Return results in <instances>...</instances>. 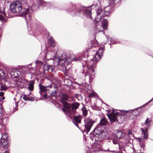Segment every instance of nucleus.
Returning a JSON list of instances; mask_svg holds the SVG:
<instances>
[{"instance_id":"nucleus-1","label":"nucleus","mask_w":153,"mask_h":153,"mask_svg":"<svg viewBox=\"0 0 153 153\" xmlns=\"http://www.w3.org/2000/svg\"><path fill=\"white\" fill-rule=\"evenodd\" d=\"M103 48L99 49L97 52L96 53V54L93 59H92L88 62L84 66V68H88L87 73L86 74V76H89L90 81L92 79L90 74L94 71V65L98 60L101 58V55L103 53Z\"/></svg>"},{"instance_id":"nucleus-2","label":"nucleus","mask_w":153,"mask_h":153,"mask_svg":"<svg viewBox=\"0 0 153 153\" xmlns=\"http://www.w3.org/2000/svg\"><path fill=\"white\" fill-rule=\"evenodd\" d=\"M66 57L65 55L63 54L62 57L56 58L55 60L57 62L58 65L62 66L64 65L65 70L67 71L69 68V67H68L67 65L71 61H76L79 60V59L76 58L74 55H71L70 58H67Z\"/></svg>"},{"instance_id":"nucleus-3","label":"nucleus","mask_w":153,"mask_h":153,"mask_svg":"<svg viewBox=\"0 0 153 153\" xmlns=\"http://www.w3.org/2000/svg\"><path fill=\"white\" fill-rule=\"evenodd\" d=\"M10 10L11 13H19L22 12V2L16 1L11 3L10 5Z\"/></svg>"},{"instance_id":"nucleus-4","label":"nucleus","mask_w":153,"mask_h":153,"mask_svg":"<svg viewBox=\"0 0 153 153\" xmlns=\"http://www.w3.org/2000/svg\"><path fill=\"white\" fill-rule=\"evenodd\" d=\"M39 88L40 93L41 95L43 96L44 98L46 97L47 93L51 94L55 91L53 90L54 87L52 85L48 86H44L40 84Z\"/></svg>"},{"instance_id":"nucleus-5","label":"nucleus","mask_w":153,"mask_h":153,"mask_svg":"<svg viewBox=\"0 0 153 153\" xmlns=\"http://www.w3.org/2000/svg\"><path fill=\"white\" fill-rule=\"evenodd\" d=\"M68 96L66 94H63L62 96L61 102L63 104V111L64 112H68L71 113L69 109L70 108V106L65 101L67 100L68 98Z\"/></svg>"},{"instance_id":"nucleus-6","label":"nucleus","mask_w":153,"mask_h":153,"mask_svg":"<svg viewBox=\"0 0 153 153\" xmlns=\"http://www.w3.org/2000/svg\"><path fill=\"white\" fill-rule=\"evenodd\" d=\"M97 17L95 18V20L97 22H99L100 21V19H103L105 16H108L109 15V13L108 12L106 11V10H104V12H102L100 9H99L97 12Z\"/></svg>"},{"instance_id":"nucleus-7","label":"nucleus","mask_w":153,"mask_h":153,"mask_svg":"<svg viewBox=\"0 0 153 153\" xmlns=\"http://www.w3.org/2000/svg\"><path fill=\"white\" fill-rule=\"evenodd\" d=\"M84 126L85 130L87 132L90 131L93 124L96 122V120H93L89 118H87L85 120Z\"/></svg>"},{"instance_id":"nucleus-8","label":"nucleus","mask_w":153,"mask_h":153,"mask_svg":"<svg viewBox=\"0 0 153 153\" xmlns=\"http://www.w3.org/2000/svg\"><path fill=\"white\" fill-rule=\"evenodd\" d=\"M79 105V104L77 102H74L71 105V108L70 107V108L69 110L71 111V113H68V112H64L66 114H67L71 118L72 117L74 116V113H75V109H76L78 108V107Z\"/></svg>"},{"instance_id":"nucleus-9","label":"nucleus","mask_w":153,"mask_h":153,"mask_svg":"<svg viewBox=\"0 0 153 153\" xmlns=\"http://www.w3.org/2000/svg\"><path fill=\"white\" fill-rule=\"evenodd\" d=\"M108 116L110 121L112 122L116 121L119 117L118 112H113L108 114Z\"/></svg>"},{"instance_id":"nucleus-10","label":"nucleus","mask_w":153,"mask_h":153,"mask_svg":"<svg viewBox=\"0 0 153 153\" xmlns=\"http://www.w3.org/2000/svg\"><path fill=\"white\" fill-rule=\"evenodd\" d=\"M82 118V115H79L77 116H75L74 117L73 122L75 124V125L79 128L78 123H80L81 122V120Z\"/></svg>"},{"instance_id":"nucleus-11","label":"nucleus","mask_w":153,"mask_h":153,"mask_svg":"<svg viewBox=\"0 0 153 153\" xmlns=\"http://www.w3.org/2000/svg\"><path fill=\"white\" fill-rule=\"evenodd\" d=\"M0 143L1 147L5 149H7L9 145V143L8 142L6 139L1 138L0 140Z\"/></svg>"},{"instance_id":"nucleus-12","label":"nucleus","mask_w":153,"mask_h":153,"mask_svg":"<svg viewBox=\"0 0 153 153\" xmlns=\"http://www.w3.org/2000/svg\"><path fill=\"white\" fill-rule=\"evenodd\" d=\"M19 71L16 70H13L10 72V74L13 78H17L20 74Z\"/></svg>"},{"instance_id":"nucleus-13","label":"nucleus","mask_w":153,"mask_h":153,"mask_svg":"<svg viewBox=\"0 0 153 153\" xmlns=\"http://www.w3.org/2000/svg\"><path fill=\"white\" fill-rule=\"evenodd\" d=\"M100 22H102V28L103 30H106L107 29V27L108 25L107 20L105 19H101L100 21Z\"/></svg>"},{"instance_id":"nucleus-14","label":"nucleus","mask_w":153,"mask_h":153,"mask_svg":"<svg viewBox=\"0 0 153 153\" xmlns=\"http://www.w3.org/2000/svg\"><path fill=\"white\" fill-rule=\"evenodd\" d=\"M44 70L45 71H48L49 72H52L53 68L52 66L49 65H45L44 67Z\"/></svg>"},{"instance_id":"nucleus-15","label":"nucleus","mask_w":153,"mask_h":153,"mask_svg":"<svg viewBox=\"0 0 153 153\" xmlns=\"http://www.w3.org/2000/svg\"><path fill=\"white\" fill-rule=\"evenodd\" d=\"M108 124V122L105 118H102L100 121V124L101 126H104Z\"/></svg>"},{"instance_id":"nucleus-16","label":"nucleus","mask_w":153,"mask_h":153,"mask_svg":"<svg viewBox=\"0 0 153 153\" xmlns=\"http://www.w3.org/2000/svg\"><path fill=\"white\" fill-rule=\"evenodd\" d=\"M116 135L117 138H120L123 137L125 136V134L121 131H119L117 132Z\"/></svg>"},{"instance_id":"nucleus-17","label":"nucleus","mask_w":153,"mask_h":153,"mask_svg":"<svg viewBox=\"0 0 153 153\" xmlns=\"http://www.w3.org/2000/svg\"><path fill=\"white\" fill-rule=\"evenodd\" d=\"M34 84V81L33 80L31 81L29 83L28 88L30 91H32L33 90V89Z\"/></svg>"},{"instance_id":"nucleus-18","label":"nucleus","mask_w":153,"mask_h":153,"mask_svg":"<svg viewBox=\"0 0 153 153\" xmlns=\"http://www.w3.org/2000/svg\"><path fill=\"white\" fill-rule=\"evenodd\" d=\"M49 43L53 47H54L55 46V43L54 40L52 38H50L48 39Z\"/></svg>"},{"instance_id":"nucleus-19","label":"nucleus","mask_w":153,"mask_h":153,"mask_svg":"<svg viewBox=\"0 0 153 153\" xmlns=\"http://www.w3.org/2000/svg\"><path fill=\"white\" fill-rule=\"evenodd\" d=\"M23 99L25 100H33V98H30L29 95H24L23 96Z\"/></svg>"},{"instance_id":"nucleus-20","label":"nucleus","mask_w":153,"mask_h":153,"mask_svg":"<svg viewBox=\"0 0 153 153\" xmlns=\"http://www.w3.org/2000/svg\"><path fill=\"white\" fill-rule=\"evenodd\" d=\"M22 70L23 73H27L29 72L30 68L27 66H25L22 68Z\"/></svg>"},{"instance_id":"nucleus-21","label":"nucleus","mask_w":153,"mask_h":153,"mask_svg":"<svg viewBox=\"0 0 153 153\" xmlns=\"http://www.w3.org/2000/svg\"><path fill=\"white\" fill-rule=\"evenodd\" d=\"M29 12V9H25L24 10V11L23 12V15H26L28 14V13Z\"/></svg>"},{"instance_id":"nucleus-22","label":"nucleus","mask_w":153,"mask_h":153,"mask_svg":"<svg viewBox=\"0 0 153 153\" xmlns=\"http://www.w3.org/2000/svg\"><path fill=\"white\" fill-rule=\"evenodd\" d=\"M83 114L84 116L86 115L87 114V111L85 107L82 108V109Z\"/></svg>"},{"instance_id":"nucleus-23","label":"nucleus","mask_w":153,"mask_h":153,"mask_svg":"<svg viewBox=\"0 0 153 153\" xmlns=\"http://www.w3.org/2000/svg\"><path fill=\"white\" fill-rule=\"evenodd\" d=\"M152 121L151 120H149L148 118H147L146 120L145 123V124L146 125H148L147 126L148 127L149 126V123Z\"/></svg>"},{"instance_id":"nucleus-24","label":"nucleus","mask_w":153,"mask_h":153,"mask_svg":"<svg viewBox=\"0 0 153 153\" xmlns=\"http://www.w3.org/2000/svg\"><path fill=\"white\" fill-rule=\"evenodd\" d=\"M6 120V118H2V117H0V123L4 124L5 123L4 122Z\"/></svg>"},{"instance_id":"nucleus-25","label":"nucleus","mask_w":153,"mask_h":153,"mask_svg":"<svg viewBox=\"0 0 153 153\" xmlns=\"http://www.w3.org/2000/svg\"><path fill=\"white\" fill-rule=\"evenodd\" d=\"M97 96L96 94L94 92H92L90 93L89 96L90 97H96Z\"/></svg>"},{"instance_id":"nucleus-26","label":"nucleus","mask_w":153,"mask_h":153,"mask_svg":"<svg viewBox=\"0 0 153 153\" xmlns=\"http://www.w3.org/2000/svg\"><path fill=\"white\" fill-rule=\"evenodd\" d=\"M85 13L87 15L89 16L92 19V17L91 16V11L88 9H86L85 10Z\"/></svg>"},{"instance_id":"nucleus-27","label":"nucleus","mask_w":153,"mask_h":153,"mask_svg":"<svg viewBox=\"0 0 153 153\" xmlns=\"http://www.w3.org/2000/svg\"><path fill=\"white\" fill-rule=\"evenodd\" d=\"M7 88L6 86H1V91L5 90L7 89Z\"/></svg>"},{"instance_id":"nucleus-28","label":"nucleus","mask_w":153,"mask_h":153,"mask_svg":"<svg viewBox=\"0 0 153 153\" xmlns=\"http://www.w3.org/2000/svg\"><path fill=\"white\" fill-rule=\"evenodd\" d=\"M148 133H145V131H144V139H146L148 137Z\"/></svg>"},{"instance_id":"nucleus-29","label":"nucleus","mask_w":153,"mask_h":153,"mask_svg":"<svg viewBox=\"0 0 153 153\" xmlns=\"http://www.w3.org/2000/svg\"><path fill=\"white\" fill-rule=\"evenodd\" d=\"M5 16V15L4 14H3V15L0 14V20H3L4 19Z\"/></svg>"},{"instance_id":"nucleus-30","label":"nucleus","mask_w":153,"mask_h":153,"mask_svg":"<svg viewBox=\"0 0 153 153\" xmlns=\"http://www.w3.org/2000/svg\"><path fill=\"white\" fill-rule=\"evenodd\" d=\"M7 137V134H3L1 138H3V139H4V138L5 139H6V138Z\"/></svg>"},{"instance_id":"nucleus-31","label":"nucleus","mask_w":153,"mask_h":153,"mask_svg":"<svg viewBox=\"0 0 153 153\" xmlns=\"http://www.w3.org/2000/svg\"><path fill=\"white\" fill-rule=\"evenodd\" d=\"M112 141L114 144H116L118 143L117 141L116 140H113Z\"/></svg>"},{"instance_id":"nucleus-32","label":"nucleus","mask_w":153,"mask_h":153,"mask_svg":"<svg viewBox=\"0 0 153 153\" xmlns=\"http://www.w3.org/2000/svg\"><path fill=\"white\" fill-rule=\"evenodd\" d=\"M128 134L129 135H132V132L131 131H129L128 132Z\"/></svg>"},{"instance_id":"nucleus-33","label":"nucleus","mask_w":153,"mask_h":153,"mask_svg":"<svg viewBox=\"0 0 153 153\" xmlns=\"http://www.w3.org/2000/svg\"><path fill=\"white\" fill-rule=\"evenodd\" d=\"M144 131H145V133H148L147 132L148 131V129L147 128H146L145 130H144Z\"/></svg>"},{"instance_id":"nucleus-34","label":"nucleus","mask_w":153,"mask_h":153,"mask_svg":"<svg viewBox=\"0 0 153 153\" xmlns=\"http://www.w3.org/2000/svg\"><path fill=\"white\" fill-rule=\"evenodd\" d=\"M4 94L3 92H0V96H2L4 95Z\"/></svg>"},{"instance_id":"nucleus-35","label":"nucleus","mask_w":153,"mask_h":153,"mask_svg":"<svg viewBox=\"0 0 153 153\" xmlns=\"http://www.w3.org/2000/svg\"><path fill=\"white\" fill-rule=\"evenodd\" d=\"M4 97H1V98H0V100H4Z\"/></svg>"},{"instance_id":"nucleus-36","label":"nucleus","mask_w":153,"mask_h":153,"mask_svg":"<svg viewBox=\"0 0 153 153\" xmlns=\"http://www.w3.org/2000/svg\"><path fill=\"white\" fill-rule=\"evenodd\" d=\"M152 100H150L148 102L146 103V104H144V106L146 105L147 103H149V102H150L152 100Z\"/></svg>"},{"instance_id":"nucleus-37","label":"nucleus","mask_w":153,"mask_h":153,"mask_svg":"<svg viewBox=\"0 0 153 153\" xmlns=\"http://www.w3.org/2000/svg\"><path fill=\"white\" fill-rule=\"evenodd\" d=\"M21 1H23V2L25 3L26 2L27 0H21Z\"/></svg>"},{"instance_id":"nucleus-38","label":"nucleus","mask_w":153,"mask_h":153,"mask_svg":"<svg viewBox=\"0 0 153 153\" xmlns=\"http://www.w3.org/2000/svg\"><path fill=\"white\" fill-rule=\"evenodd\" d=\"M3 153H9L8 151H6L5 152H4Z\"/></svg>"},{"instance_id":"nucleus-39","label":"nucleus","mask_w":153,"mask_h":153,"mask_svg":"<svg viewBox=\"0 0 153 153\" xmlns=\"http://www.w3.org/2000/svg\"><path fill=\"white\" fill-rule=\"evenodd\" d=\"M102 31V30H99V31H98V32H101Z\"/></svg>"},{"instance_id":"nucleus-40","label":"nucleus","mask_w":153,"mask_h":153,"mask_svg":"<svg viewBox=\"0 0 153 153\" xmlns=\"http://www.w3.org/2000/svg\"><path fill=\"white\" fill-rule=\"evenodd\" d=\"M141 130L143 132V128H141Z\"/></svg>"},{"instance_id":"nucleus-41","label":"nucleus","mask_w":153,"mask_h":153,"mask_svg":"<svg viewBox=\"0 0 153 153\" xmlns=\"http://www.w3.org/2000/svg\"><path fill=\"white\" fill-rule=\"evenodd\" d=\"M140 108H137V109L138 110Z\"/></svg>"},{"instance_id":"nucleus-42","label":"nucleus","mask_w":153,"mask_h":153,"mask_svg":"<svg viewBox=\"0 0 153 153\" xmlns=\"http://www.w3.org/2000/svg\"><path fill=\"white\" fill-rule=\"evenodd\" d=\"M96 43H97L96 45H97V42H96Z\"/></svg>"}]
</instances>
